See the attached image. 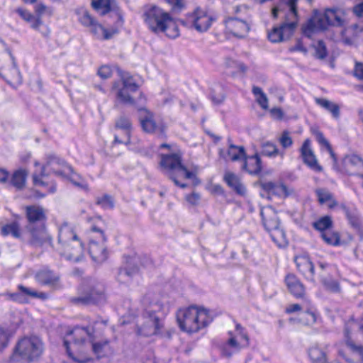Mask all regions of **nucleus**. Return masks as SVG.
Here are the masks:
<instances>
[{
	"instance_id": "f257e3e1",
	"label": "nucleus",
	"mask_w": 363,
	"mask_h": 363,
	"mask_svg": "<svg viewBox=\"0 0 363 363\" xmlns=\"http://www.w3.org/2000/svg\"><path fill=\"white\" fill-rule=\"evenodd\" d=\"M72 338V347L67 340H64V345L69 357L75 362L84 363L89 361V358L79 359L74 356L72 350L79 352H84L87 349H91L98 358L104 357L108 347L109 341L107 340L96 341L94 335V329L90 327H75L69 334Z\"/></svg>"
},
{
	"instance_id": "f03ea898",
	"label": "nucleus",
	"mask_w": 363,
	"mask_h": 363,
	"mask_svg": "<svg viewBox=\"0 0 363 363\" xmlns=\"http://www.w3.org/2000/svg\"><path fill=\"white\" fill-rule=\"evenodd\" d=\"M25 216L27 220L24 227L27 242L34 247H40L45 244L51 245L52 237L46 228L45 210L37 205L28 206L25 208Z\"/></svg>"
},
{
	"instance_id": "7ed1b4c3",
	"label": "nucleus",
	"mask_w": 363,
	"mask_h": 363,
	"mask_svg": "<svg viewBox=\"0 0 363 363\" xmlns=\"http://www.w3.org/2000/svg\"><path fill=\"white\" fill-rule=\"evenodd\" d=\"M141 302L143 311L137 322L138 335L149 337L159 334L163 327L160 318L164 313L162 303L152 294L144 296Z\"/></svg>"
},
{
	"instance_id": "20e7f679",
	"label": "nucleus",
	"mask_w": 363,
	"mask_h": 363,
	"mask_svg": "<svg viewBox=\"0 0 363 363\" xmlns=\"http://www.w3.org/2000/svg\"><path fill=\"white\" fill-rule=\"evenodd\" d=\"M177 320L182 331L192 333L207 326L212 321V318L207 309L192 306L178 310Z\"/></svg>"
},
{
	"instance_id": "39448f33",
	"label": "nucleus",
	"mask_w": 363,
	"mask_h": 363,
	"mask_svg": "<svg viewBox=\"0 0 363 363\" xmlns=\"http://www.w3.org/2000/svg\"><path fill=\"white\" fill-rule=\"evenodd\" d=\"M57 249L67 259L79 262L83 252V245L72 227L67 223L59 228Z\"/></svg>"
},
{
	"instance_id": "423d86ee",
	"label": "nucleus",
	"mask_w": 363,
	"mask_h": 363,
	"mask_svg": "<svg viewBox=\"0 0 363 363\" xmlns=\"http://www.w3.org/2000/svg\"><path fill=\"white\" fill-rule=\"evenodd\" d=\"M143 18L150 30L155 33H166L172 25L175 28L174 33L169 34L167 33V35L174 38L179 35L178 29L173 23L172 18L169 13L164 11L158 6H147L143 13Z\"/></svg>"
},
{
	"instance_id": "0eeeda50",
	"label": "nucleus",
	"mask_w": 363,
	"mask_h": 363,
	"mask_svg": "<svg viewBox=\"0 0 363 363\" xmlns=\"http://www.w3.org/2000/svg\"><path fill=\"white\" fill-rule=\"evenodd\" d=\"M44 350V343L39 337H24L17 342L14 356L28 362H34L41 357Z\"/></svg>"
},
{
	"instance_id": "6e6552de",
	"label": "nucleus",
	"mask_w": 363,
	"mask_h": 363,
	"mask_svg": "<svg viewBox=\"0 0 363 363\" xmlns=\"http://www.w3.org/2000/svg\"><path fill=\"white\" fill-rule=\"evenodd\" d=\"M106 300L105 289L101 284L83 285L77 296L70 298V302L77 306L103 304Z\"/></svg>"
},
{
	"instance_id": "1a4fd4ad",
	"label": "nucleus",
	"mask_w": 363,
	"mask_h": 363,
	"mask_svg": "<svg viewBox=\"0 0 363 363\" xmlns=\"http://www.w3.org/2000/svg\"><path fill=\"white\" fill-rule=\"evenodd\" d=\"M160 164L174 184L182 189L186 188L187 185L179 183L174 174V172L183 175L186 179H191L194 176V174L182 164V154L179 152L162 155Z\"/></svg>"
},
{
	"instance_id": "9d476101",
	"label": "nucleus",
	"mask_w": 363,
	"mask_h": 363,
	"mask_svg": "<svg viewBox=\"0 0 363 363\" xmlns=\"http://www.w3.org/2000/svg\"><path fill=\"white\" fill-rule=\"evenodd\" d=\"M0 75L9 83H21L22 80L14 57L1 40H0Z\"/></svg>"
},
{
	"instance_id": "9b49d317",
	"label": "nucleus",
	"mask_w": 363,
	"mask_h": 363,
	"mask_svg": "<svg viewBox=\"0 0 363 363\" xmlns=\"http://www.w3.org/2000/svg\"><path fill=\"white\" fill-rule=\"evenodd\" d=\"M49 170L57 176L71 177L74 174L72 168L68 165L64 160L54 155H49L47 157L46 163L43 166L40 176L34 174L33 181L36 186H45L46 183L43 179L45 175V170Z\"/></svg>"
},
{
	"instance_id": "f8f14e48",
	"label": "nucleus",
	"mask_w": 363,
	"mask_h": 363,
	"mask_svg": "<svg viewBox=\"0 0 363 363\" xmlns=\"http://www.w3.org/2000/svg\"><path fill=\"white\" fill-rule=\"evenodd\" d=\"M135 108L139 112V121L143 130L164 138L166 135V126L164 123L155 121L154 114L145 108L140 106H135Z\"/></svg>"
},
{
	"instance_id": "ddd939ff",
	"label": "nucleus",
	"mask_w": 363,
	"mask_h": 363,
	"mask_svg": "<svg viewBox=\"0 0 363 363\" xmlns=\"http://www.w3.org/2000/svg\"><path fill=\"white\" fill-rule=\"evenodd\" d=\"M93 232L98 233L101 238L99 242L91 240L89 245V253L92 259L97 263H102L108 258V251L104 243L106 241V238L104 232L97 228L93 226L91 228Z\"/></svg>"
},
{
	"instance_id": "4468645a",
	"label": "nucleus",
	"mask_w": 363,
	"mask_h": 363,
	"mask_svg": "<svg viewBox=\"0 0 363 363\" xmlns=\"http://www.w3.org/2000/svg\"><path fill=\"white\" fill-rule=\"evenodd\" d=\"M297 1H288L289 11L285 16L284 21L279 26L284 40L289 39L294 34L298 25Z\"/></svg>"
},
{
	"instance_id": "2eb2a0df",
	"label": "nucleus",
	"mask_w": 363,
	"mask_h": 363,
	"mask_svg": "<svg viewBox=\"0 0 363 363\" xmlns=\"http://www.w3.org/2000/svg\"><path fill=\"white\" fill-rule=\"evenodd\" d=\"M354 326L357 325L354 320H350L345 325L346 345L350 349V353L346 360L349 363H363V346L355 345L349 337V333Z\"/></svg>"
},
{
	"instance_id": "dca6fc26",
	"label": "nucleus",
	"mask_w": 363,
	"mask_h": 363,
	"mask_svg": "<svg viewBox=\"0 0 363 363\" xmlns=\"http://www.w3.org/2000/svg\"><path fill=\"white\" fill-rule=\"evenodd\" d=\"M186 20L189 23L192 24L196 30L204 32L210 28L214 19L205 11L196 9L193 13L187 15Z\"/></svg>"
},
{
	"instance_id": "f3484780",
	"label": "nucleus",
	"mask_w": 363,
	"mask_h": 363,
	"mask_svg": "<svg viewBox=\"0 0 363 363\" xmlns=\"http://www.w3.org/2000/svg\"><path fill=\"white\" fill-rule=\"evenodd\" d=\"M230 337L226 343L222 347V354L223 356L230 357L233 354L238 352L242 347L249 345V337L246 333H242L241 338L238 336H233L229 333Z\"/></svg>"
},
{
	"instance_id": "a211bd4d",
	"label": "nucleus",
	"mask_w": 363,
	"mask_h": 363,
	"mask_svg": "<svg viewBox=\"0 0 363 363\" xmlns=\"http://www.w3.org/2000/svg\"><path fill=\"white\" fill-rule=\"evenodd\" d=\"M123 86L117 92V98L122 103L136 106L134 99L130 94L135 92L138 86L133 81L132 77H123Z\"/></svg>"
},
{
	"instance_id": "6ab92c4d",
	"label": "nucleus",
	"mask_w": 363,
	"mask_h": 363,
	"mask_svg": "<svg viewBox=\"0 0 363 363\" xmlns=\"http://www.w3.org/2000/svg\"><path fill=\"white\" fill-rule=\"evenodd\" d=\"M260 188L267 194L269 198L272 196H277L281 198H286L292 194L293 191L290 190L283 183H274L272 182H263L259 183Z\"/></svg>"
},
{
	"instance_id": "aec40b11",
	"label": "nucleus",
	"mask_w": 363,
	"mask_h": 363,
	"mask_svg": "<svg viewBox=\"0 0 363 363\" xmlns=\"http://www.w3.org/2000/svg\"><path fill=\"white\" fill-rule=\"evenodd\" d=\"M18 291L14 293H6V296L11 300L19 303H24L27 301V297L39 298L41 299L47 298L48 296L45 293H38L36 291L24 286L22 284L18 286Z\"/></svg>"
},
{
	"instance_id": "412c9836",
	"label": "nucleus",
	"mask_w": 363,
	"mask_h": 363,
	"mask_svg": "<svg viewBox=\"0 0 363 363\" xmlns=\"http://www.w3.org/2000/svg\"><path fill=\"white\" fill-rule=\"evenodd\" d=\"M343 166L347 174L363 177V159L359 155L346 156L343 160Z\"/></svg>"
},
{
	"instance_id": "4be33fe9",
	"label": "nucleus",
	"mask_w": 363,
	"mask_h": 363,
	"mask_svg": "<svg viewBox=\"0 0 363 363\" xmlns=\"http://www.w3.org/2000/svg\"><path fill=\"white\" fill-rule=\"evenodd\" d=\"M301 155L303 162L308 165L311 169L315 172H322L323 168L318 164L317 159L311 147V141L309 139H306L301 147Z\"/></svg>"
},
{
	"instance_id": "5701e85b",
	"label": "nucleus",
	"mask_w": 363,
	"mask_h": 363,
	"mask_svg": "<svg viewBox=\"0 0 363 363\" xmlns=\"http://www.w3.org/2000/svg\"><path fill=\"white\" fill-rule=\"evenodd\" d=\"M329 23L325 18V14L315 16L311 18L307 23L302 27V31L304 35L311 38V35L318 30H322L327 28Z\"/></svg>"
},
{
	"instance_id": "b1692460",
	"label": "nucleus",
	"mask_w": 363,
	"mask_h": 363,
	"mask_svg": "<svg viewBox=\"0 0 363 363\" xmlns=\"http://www.w3.org/2000/svg\"><path fill=\"white\" fill-rule=\"evenodd\" d=\"M17 13L26 21L30 23V27L36 30L40 31L44 36H47L50 30L48 28L43 24V22L39 18H35L34 15L26 10L19 9Z\"/></svg>"
},
{
	"instance_id": "393cba45",
	"label": "nucleus",
	"mask_w": 363,
	"mask_h": 363,
	"mask_svg": "<svg viewBox=\"0 0 363 363\" xmlns=\"http://www.w3.org/2000/svg\"><path fill=\"white\" fill-rule=\"evenodd\" d=\"M226 29L235 36L241 37L249 30L248 25L236 18H228L224 21Z\"/></svg>"
},
{
	"instance_id": "a878e982",
	"label": "nucleus",
	"mask_w": 363,
	"mask_h": 363,
	"mask_svg": "<svg viewBox=\"0 0 363 363\" xmlns=\"http://www.w3.org/2000/svg\"><path fill=\"white\" fill-rule=\"evenodd\" d=\"M308 356L312 363H327L328 345H315L312 346L308 350Z\"/></svg>"
},
{
	"instance_id": "bb28decb",
	"label": "nucleus",
	"mask_w": 363,
	"mask_h": 363,
	"mask_svg": "<svg viewBox=\"0 0 363 363\" xmlns=\"http://www.w3.org/2000/svg\"><path fill=\"white\" fill-rule=\"evenodd\" d=\"M298 269L308 279L314 277V265L307 255L297 256L294 259Z\"/></svg>"
},
{
	"instance_id": "cd10ccee",
	"label": "nucleus",
	"mask_w": 363,
	"mask_h": 363,
	"mask_svg": "<svg viewBox=\"0 0 363 363\" xmlns=\"http://www.w3.org/2000/svg\"><path fill=\"white\" fill-rule=\"evenodd\" d=\"M116 128L123 131L125 140L119 139L118 135H115L114 141L116 143H126L130 141V131L132 124L130 120L124 116L120 117L116 122Z\"/></svg>"
},
{
	"instance_id": "c85d7f7f",
	"label": "nucleus",
	"mask_w": 363,
	"mask_h": 363,
	"mask_svg": "<svg viewBox=\"0 0 363 363\" xmlns=\"http://www.w3.org/2000/svg\"><path fill=\"white\" fill-rule=\"evenodd\" d=\"M285 281L289 291L296 297H301L304 294V286L294 274H288Z\"/></svg>"
},
{
	"instance_id": "c756f323",
	"label": "nucleus",
	"mask_w": 363,
	"mask_h": 363,
	"mask_svg": "<svg viewBox=\"0 0 363 363\" xmlns=\"http://www.w3.org/2000/svg\"><path fill=\"white\" fill-rule=\"evenodd\" d=\"M35 279L40 284L51 286L56 285L59 281V277L49 269L39 271L35 275Z\"/></svg>"
},
{
	"instance_id": "7c9ffc66",
	"label": "nucleus",
	"mask_w": 363,
	"mask_h": 363,
	"mask_svg": "<svg viewBox=\"0 0 363 363\" xmlns=\"http://www.w3.org/2000/svg\"><path fill=\"white\" fill-rule=\"evenodd\" d=\"M242 169L246 170L250 174H258L262 169L261 160L257 154L250 157H247L245 155Z\"/></svg>"
},
{
	"instance_id": "2f4dec72",
	"label": "nucleus",
	"mask_w": 363,
	"mask_h": 363,
	"mask_svg": "<svg viewBox=\"0 0 363 363\" xmlns=\"http://www.w3.org/2000/svg\"><path fill=\"white\" fill-rule=\"evenodd\" d=\"M1 234L4 236L11 235L15 238L27 240V235L22 232L21 225L17 221L6 224L1 228Z\"/></svg>"
},
{
	"instance_id": "473e14b6",
	"label": "nucleus",
	"mask_w": 363,
	"mask_h": 363,
	"mask_svg": "<svg viewBox=\"0 0 363 363\" xmlns=\"http://www.w3.org/2000/svg\"><path fill=\"white\" fill-rule=\"evenodd\" d=\"M263 225L269 233L277 228L279 227V220L274 212L271 211L261 212Z\"/></svg>"
},
{
	"instance_id": "72a5a7b5",
	"label": "nucleus",
	"mask_w": 363,
	"mask_h": 363,
	"mask_svg": "<svg viewBox=\"0 0 363 363\" xmlns=\"http://www.w3.org/2000/svg\"><path fill=\"white\" fill-rule=\"evenodd\" d=\"M138 272V268L135 265H128L119 269L117 279L120 283L128 284L129 283L133 277Z\"/></svg>"
},
{
	"instance_id": "f704fd0d",
	"label": "nucleus",
	"mask_w": 363,
	"mask_h": 363,
	"mask_svg": "<svg viewBox=\"0 0 363 363\" xmlns=\"http://www.w3.org/2000/svg\"><path fill=\"white\" fill-rule=\"evenodd\" d=\"M27 176L28 172L26 169L16 170L11 176L10 184L17 190H21L25 186Z\"/></svg>"
},
{
	"instance_id": "c9c22d12",
	"label": "nucleus",
	"mask_w": 363,
	"mask_h": 363,
	"mask_svg": "<svg viewBox=\"0 0 363 363\" xmlns=\"http://www.w3.org/2000/svg\"><path fill=\"white\" fill-rule=\"evenodd\" d=\"M315 102L318 105L329 111L334 118L338 119L340 118V106L337 104L323 98H316Z\"/></svg>"
},
{
	"instance_id": "e433bc0d",
	"label": "nucleus",
	"mask_w": 363,
	"mask_h": 363,
	"mask_svg": "<svg viewBox=\"0 0 363 363\" xmlns=\"http://www.w3.org/2000/svg\"><path fill=\"white\" fill-rule=\"evenodd\" d=\"M91 33L99 39H109L111 38L114 33H116V30L113 32H108L106 28H104L101 25L98 23L96 21L89 26Z\"/></svg>"
},
{
	"instance_id": "4c0bfd02",
	"label": "nucleus",
	"mask_w": 363,
	"mask_h": 363,
	"mask_svg": "<svg viewBox=\"0 0 363 363\" xmlns=\"http://www.w3.org/2000/svg\"><path fill=\"white\" fill-rule=\"evenodd\" d=\"M224 180L230 187L233 189L238 194H243L245 192V187L235 174L227 172L225 174Z\"/></svg>"
},
{
	"instance_id": "58836bf2",
	"label": "nucleus",
	"mask_w": 363,
	"mask_h": 363,
	"mask_svg": "<svg viewBox=\"0 0 363 363\" xmlns=\"http://www.w3.org/2000/svg\"><path fill=\"white\" fill-rule=\"evenodd\" d=\"M321 238L325 243L333 246H339L345 244L344 240H341L340 235L338 232L328 230L320 234Z\"/></svg>"
},
{
	"instance_id": "ea45409f",
	"label": "nucleus",
	"mask_w": 363,
	"mask_h": 363,
	"mask_svg": "<svg viewBox=\"0 0 363 363\" xmlns=\"http://www.w3.org/2000/svg\"><path fill=\"white\" fill-rule=\"evenodd\" d=\"M315 194L318 197V201L323 204L326 202H330L328 206L333 208L337 205V202L333 199V194L326 189H317L315 190Z\"/></svg>"
},
{
	"instance_id": "a19ab883",
	"label": "nucleus",
	"mask_w": 363,
	"mask_h": 363,
	"mask_svg": "<svg viewBox=\"0 0 363 363\" xmlns=\"http://www.w3.org/2000/svg\"><path fill=\"white\" fill-rule=\"evenodd\" d=\"M262 154L267 157H276L280 155L284 156V153H280L276 145L269 141L263 142L261 145Z\"/></svg>"
},
{
	"instance_id": "79ce46f5",
	"label": "nucleus",
	"mask_w": 363,
	"mask_h": 363,
	"mask_svg": "<svg viewBox=\"0 0 363 363\" xmlns=\"http://www.w3.org/2000/svg\"><path fill=\"white\" fill-rule=\"evenodd\" d=\"M228 155L232 161H237L240 159H244L246 154L244 147L230 144L228 151Z\"/></svg>"
},
{
	"instance_id": "37998d69",
	"label": "nucleus",
	"mask_w": 363,
	"mask_h": 363,
	"mask_svg": "<svg viewBox=\"0 0 363 363\" xmlns=\"http://www.w3.org/2000/svg\"><path fill=\"white\" fill-rule=\"evenodd\" d=\"M333 225V221L330 216H324L313 223L315 229L319 230L320 234L323 232H328Z\"/></svg>"
},
{
	"instance_id": "c03bdc74",
	"label": "nucleus",
	"mask_w": 363,
	"mask_h": 363,
	"mask_svg": "<svg viewBox=\"0 0 363 363\" xmlns=\"http://www.w3.org/2000/svg\"><path fill=\"white\" fill-rule=\"evenodd\" d=\"M325 18L328 22L329 25L331 26H340L342 20L340 15V13L335 9H327L325 13Z\"/></svg>"
},
{
	"instance_id": "a18cd8bd",
	"label": "nucleus",
	"mask_w": 363,
	"mask_h": 363,
	"mask_svg": "<svg viewBox=\"0 0 363 363\" xmlns=\"http://www.w3.org/2000/svg\"><path fill=\"white\" fill-rule=\"evenodd\" d=\"M313 134L315 136L318 142L323 146L325 147L328 152L330 153L331 157L335 160V155L332 149V147L329 142L325 138L323 134L319 131L318 129H312L311 130Z\"/></svg>"
},
{
	"instance_id": "49530a36",
	"label": "nucleus",
	"mask_w": 363,
	"mask_h": 363,
	"mask_svg": "<svg viewBox=\"0 0 363 363\" xmlns=\"http://www.w3.org/2000/svg\"><path fill=\"white\" fill-rule=\"evenodd\" d=\"M91 5L94 9L100 11L102 15L111 10V0H92Z\"/></svg>"
},
{
	"instance_id": "de8ad7c7",
	"label": "nucleus",
	"mask_w": 363,
	"mask_h": 363,
	"mask_svg": "<svg viewBox=\"0 0 363 363\" xmlns=\"http://www.w3.org/2000/svg\"><path fill=\"white\" fill-rule=\"evenodd\" d=\"M252 93L257 96V101L259 105L264 109L268 108V99L266 94L263 92L261 88L258 86H253Z\"/></svg>"
},
{
	"instance_id": "09e8293b",
	"label": "nucleus",
	"mask_w": 363,
	"mask_h": 363,
	"mask_svg": "<svg viewBox=\"0 0 363 363\" xmlns=\"http://www.w3.org/2000/svg\"><path fill=\"white\" fill-rule=\"evenodd\" d=\"M96 203L104 209H112L114 207V200L108 194H104L101 197H97Z\"/></svg>"
},
{
	"instance_id": "8fccbe9b",
	"label": "nucleus",
	"mask_w": 363,
	"mask_h": 363,
	"mask_svg": "<svg viewBox=\"0 0 363 363\" xmlns=\"http://www.w3.org/2000/svg\"><path fill=\"white\" fill-rule=\"evenodd\" d=\"M269 234L272 240L278 245L280 246L286 242L285 233L280 227L273 230Z\"/></svg>"
},
{
	"instance_id": "3c124183",
	"label": "nucleus",
	"mask_w": 363,
	"mask_h": 363,
	"mask_svg": "<svg viewBox=\"0 0 363 363\" xmlns=\"http://www.w3.org/2000/svg\"><path fill=\"white\" fill-rule=\"evenodd\" d=\"M342 208L351 225L356 229L359 228L360 226V220L358 214L354 211H350L345 206H343Z\"/></svg>"
},
{
	"instance_id": "603ef678",
	"label": "nucleus",
	"mask_w": 363,
	"mask_h": 363,
	"mask_svg": "<svg viewBox=\"0 0 363 363\" xmlns=\"http://www.w3.org/2000/svg\"><path fill=\"white\" fill-rule=\"evenodd\" d=\"M308 305V303L305 307L304 317L301 318V321L306 325L313 324L316 321V316L313 308Z\"/></svg>"
},
{
	"instance_id": "864d4df0",
	"label": "nucleus",
	"mask_w": 363,
	"mask_h": 363,
	"mask_svg": "<svg viewBox=\"0 0 363 363\" xmlns=\"http://www.w3.org/2000/svg\"><path fill=\"white\" fill-rule=\"evenodd\" d=\"M79 16V21L84 26L89 27L95 21L94 18L90 15L88 11L85 9H80L78 11Z\"/></svg>"
},
{
	"instance_id": "5fc2aeb1",
	"label": "nucleus",
	"mask_w": 363,
	"mask_h": 363,
	"mask_svg": "<svg viewBox=\"0 0 363 363\" xmlns=\"http://www.w3.org/2000/svg\"><path fill=\"white\" fill-rule=\"evenodd\" d=\"M315 50V57L318 59H325L328 55L325 44L323 40H318L316 45H314Z\"/></svg>"
},
{
	"instance_id": "6e6d98bb",
	"label": "nucleus",
	"mask_w": 363,
	"mask_h": 363,
	"mask_svg": "<svg viewBox=\"0 0 363 363\" xmlns=\"http://www.w3.org/2000/svg\"><path fill=\"white\" fill-rule=\"evenodd\" d=\"M322 282L325 288L333 292H339L340 291V286L335 279L324 278L322 279Z\"/></svg>"
},
{
	"instance_id": "4d7b16f0",
	"label": "nucleus",
	"mask_w": 363,
	"mask_h": 363,
	"mask_svg": "<svg viewBox=\"0 0 363 363\" xmlns=\"http://www.w3.org/2000/svg\"><path fill=\"white\" fill-rule=\"evenodd\" d=\"M281 33L279 27H274L272 31L268 33V38L272 43H279L284 40Z\"/></svg>"
},
{
	"instance_id": "13d9d810",
	"label": "nucleus",
	"mask_w": 363,
	"mask_h": 363,
	"mask_svg": "<svg viewBox=\"0 0 363 363\" xmlns=\"http://www.w3.org/2000/svg\"><path fill=\"white\" fill-rule=\"evenodd\" d=\"M35 18H39L41 19V16L46 13H48L50 15H51L52 11L50 9V8L47 7L43 4L39 3L35 6Z\"/></svg>"
},
{
	"instance_id": "bf43d9fd",
	"label": "nucleus",
	"mask_w": 363,
	"mask_h": 363,
	"mask_svg": "<svg viewBox=\"0 0 363 363\" xmlns=\"http://www.w3.org/2000/svg\"><path fill=\"white\" fill-rule=\"evenodd\" d=\"M279 142L284 148L290 147L293 144V140L287 131L283 132L282 135L279 139Z\"/></svg>"
},
{
	"instance_id": "052dcab7",
	"label": "nucleus",
	"mask_w": 363,
	"mask_h": 363,
	"mask_svg": "<svg viewBox=\"0 0 363 363\" xmlns=\"http://www.w3.org/2000/svg\"><path fill=\"white\" fill-rule=\"evenodd\" d=\"M9 345V335L3 328H0V352H2Z\"/></svg>"
},
{
	"instance_id": "680f3d73",
	"label": "nucleus",
	"mask_w": 363,
	"mask_h": 363,
	"mask_svg": "<svg viewBox=\"0 0 363 363\" xmlns=\"http://www.w3.org/2000/svg\"><path fill=\"white\" fill-rule=\"evenodd\" d=\"M98 74L101 79H106L112 75L111 68L106 65L101 66L98 70Z\"/></svg>"
},
{
	"instance_id": "e2e57ef3",
	"label": "nucleus",
	"mask_w": 363,
	"mask_h": 363,
	"mask_svg": "<svg viewBox=\"0 0 363 363\" xmlns=\"http://www.w3.org/2000/svg\"><path fill=\"white\" fill-rule=\"evenodd\" d=\"M172 6V10L174 12L180 11L184 7L183 0H166Z\"/></svg>"
},
{
	"instance_id": "0e129e2a",
	"label": "nucleus",
	"mask_w": 363,
	"mask_h": 363,
	"mask_svg": "<svg viewBox=\"0 0 363 363\" xmlns=\"http://www.w3.org/2000/svg\"><path fill=\"white\" fill-rule=\"evenodd\" d=\"M201 196L198 193L193 192L191 194H189L186 196V200L187 202L192 205V206H196L199 204L200 201Z\"/></svg>"
},
{
	"instance_id": "69168bd1",
	"label": "nucleus",
	"mask_w": 363,
	"mask_h": 363,
	"mask_svg": "<svg viewBox=\"0 0 363 363\" xmlns=\"http://www.w3.org/2000/svg\"><path fill=\"white\" fill-rule=\"evenodd\" d=\"M307 303H308L304 302V303L302 305L298 303L291 304L286 308V312L287 313H292L298 311L303 308H305Z\"/></svg>"
},
{
	"instance_id": "338daca9",
	"label": "nucleus",
	"mask_w": 363,
	"mask_h": 363,
	"mask_svg": "<svg viewBox=\"0 0 363 363\" xmlns=\"http://www.w3.org/2000/svg\"><path fill=\"white\" fill-rule=\"evenodd\" d=\"M289 50L291 52L296 51H299L305 54L307 52V49L303 46L301 40L299 39L297 40L296 43L294 46H292L289 48Z\"/></svg>"
},
{
	"instance_id": "774afa93",
	"label": "nucleus",
	"mask_w": 363,
	"mask_h": 363,
	"mask_svg": "<svg viewBox=\"0 0 363 363\" xmlns=\"http://www.w3.org/2000/svg\"><path fill=\"white\" fill-rule=\"evenodd\" d=\"M354 76L359 79L363 80V63L357 62L354 70Z\"/></svg>"
}]
</instances>
